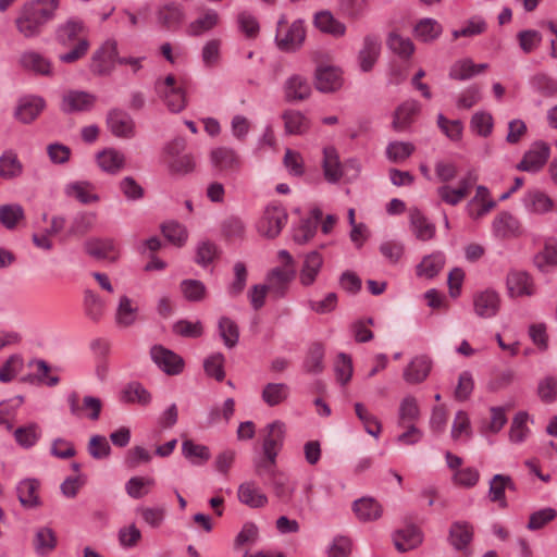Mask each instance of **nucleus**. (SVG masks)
I'll return each instance as SVG.
<instances>
[{"label":"nucleus","mask_w":557,"mask_h":557,"mask_svg":"<svg viewBox=\"0 0 557 557\" xmlns=\"http://www.w3.org/2000/svg\"><path fill=\"white\" fill-rule=\"evenodd\" d=\"M97 164L109 174H117L124 169L126 163L125 154L114 148H107L97 153Z\"/></svg>","instance_id":"22"},{"label":"nucleus","mask_w":557,"mask_h":557,"mask_svg":"<svg viewBox=\"0 0 557 557\" xmlns=\"http://www.w3.org/2000/svg\"><path fill=\"white\" fill-rule=\"evenodd\" d=\"M24 216V209L18 203L0 206V223L8 230L15 228Z\"/></svg>","instance_id":"55"},{"label":"nucleus","mask_w":557,"mask_h":557,"mask_svg":"<svg viewBox=\"0 0 557 557\" xmlns=\"http://www.w3.org/2000/svg\"><path fill=\"white\" fill-rule=\"evenodd\" d=\"M219 333L226 347L233 348L238 343L239 330L235 321L227 317L219 320Z\"/></svg>","instance_id":"57"},{"label":"nucleus","mask_w":557,"mask_h":557,"mask_svg":"<svg viewBox=\"0 0 557 557\" xmlns=\"http://www.w3.org/2000/svg\"><path fill=\"white\" fill-rule=\"evenodd\" d=\"M287 219V212L281 205H269L256 224L257 232L262 237L273 239L281 234Z\"/></svg>","instance_id":"2"},{"label":"nucleus","mask_w":557,"mask_h":557,"mask_svg":"<svg viewBox=\"0 0 557 557\" xmlns=\"http://www.w3.org/2000/svg\"><path fill=\"white\" fill-rule=\"evenodd\" d=\"M354 512L363 522L377 520L383 512L382 506L371 497H362L354 503Z\"/></svg>","instance_id":"39"},{"label":"nucleus","mask_w":557,"mask_h":557,"mask_svg":"<svg viewBox=\"0 0 557 557\" xmlns=\"http://www.w3.org/2000/svg\"><path fill=\"white\" fill-rule=\"evenodd\" d=\"M282 119L284 120L285 132L288 135H302L310 127L308 117L298 110L284 111Z\"/></svg>","instance_id":"41"},{"label":"nucleus","mask_w":557,"mask_h":557,"mask_svg":"<svg viewBox=\"0 0 557 557\" xmlns=\"http://www.w3.org/2000/svg\"><path fill=\"white\" fill-rule=\"evenodd\" d=\"M388 48L400 58L408 59L414 51L412 41L397 33H391L387 39Z\"/></svg>","instance_id":"59"},{"label":"nucleus","mask_w":557,"mask_h":557,"mask_svg":"<svg viewBox=\"0 0 557 557\" xmlns=\"http://www.w3.org/2000/svg\"><path fill=\"white\" fill-rule=\"evenodd\" d=\"M86 253L98 260L114 262L120 257L119 247L113 238H90L85 242Z\"/></svg>","instance_id":"13"},{"label":"nucleus","mask_w":557,"mask_h":557,"mask_svg":"<svg viewBox=\"0 0 557 557\" xmlns=\"http://www.w3.org/2000/svg\"><path fill=\"white\" fill-rule=\"evenodd\" d=\"M265 431L267 435L262 443V450L264 456H269L270 461H273V457H277L284 442L285 424L276 420L269 423Z\"/></svg>","instance_id":"16"},{"label":"nucleus","mask_w":557,"mask_h":557,"mask_svg":"<svg viewBox=\"0 0 557 557\" xmlns=\"http://www.w3.org/2000/svg\"><path fill=\"white\" fill-rule=\"evenodd\" d=\"M157 21L166 29H177L185 20L183 7L176 2H169L157 10Z\"/></svg>","instance_id":"20"},{"label":"nucleus","mask_w":557,"mask_h":557,"mask_svg":"<svg viewBox=\"0 0 557 557\" xmlns=\"http://www.w3.org/2000/svg\"><path fill=\"white\" fill-rule=\"evenodd\" d=\"M475 313L484 319L492 318L497 314L500 307L499 295L492 289L478 293L473 298Z\"/></svg>","instance_id":"19"},{"label":"nucleus","mask_w":557,"mask_h":557,"mask_svg":"<svg viewBox=\"0 0 557 557\" xmlns=\"http://www.w3.org/2000/svg\"><path fill=\"white\" fill-rule=\"evenodd\" d=\"M523 202L528 211L536 214L547 213L554 207L553 199L539 189L529 190Z\"/></svg>","instance_id":"38"},{"label":"nucleus","mask_w":557,"mask_h":557,"mask_svg":"<svg viewBox=\"0 0 557 557\" xmlns=\"http://www.w3.org/2000/svg\"><path fill=\"white\" fill-rule=\"evenodd\" d=\"M475 180L476 178L472 176V173H469L458 182L457 187H453L449 184H443L436 189V194L441 201L449 206H457L469 195Z\"/></svg>","instance_id":"9"},{"label":"nucleus","mask_w":557,"mask_h":557,"mask_svg":"<svg viewBox=\"0 0 557 557\" xmlns=\"http://www.w3.org/2000/svg\"><path fill=\"white\" fill-rule=\"evenodd\" d=\"M323 174L329 183L335 184L344 175V165L339 161V156L334 147H325L323 149Z\"/></svg>","instance_id":"23"},{"label":"nucleus","mask_w":557,"mask_h":557,"mask_svg":"<svg viewBox=\"0 0 557 557\" xmlns=\"http://www.w3.org/2000/svg\"><path fill=\"white\" fill-rule=\"evenodd\" d=\"M325 349L322 344L313 343L306 355L302 368L309 374H319L324 370Z\"/></svg>","instance_id":"44"},{"label":"nucleus","mask_w":557,"mask_h":557,"mask_svg":"<svg viewBox=\"0 0 557 557\" xmlns=\"http://www.w3.org/2000/svg\"><path fill=\"white\" fill-rule=\"evenodd\" d=\"M534 264L541 272H548L557 265V242L549 240L545 243L542 251L534 257Z\"/></svg>","instance_id":"47"},{"label":"nucleus","mask_w":557,"mask_h":557,"mask_svg":"<svg viewBox=\"0 0 557 557\" xmlns=\"http://www.w3.org/2000/svg\"><path fill=\"white\" fill-rule=\"evenodd\" d=\"M210 162L214 170L230 174L237 172L242 166L240 157L230 147H216L210 152Z\"/></svg>","instance_id":"8"},{"label":"nucleus","mask_w":557,"mask_h":557,"mask_svg":"<svg viewBox=\"0 0 557 557\" xmlns=\"http://www.w3.org/2000/svg\"><path fill=\"white\" fill-rule=\"evenodd\" d=\"M441 24L434 18H422L414 27V35L418 39L429 42L435 40L442 34Z\"/></svg>","instance_id":"54"},{"label":"nucleus","mask_w":557,"mask_h":557,"mask_svg":"<svg viewBox=\"0 0 557 557\" xmlns=\"http://www.w3.org/2000/svg\"><path fill=\"white\" fill-rule=\"evenodd\" d=\"M57 544V534L51 528L41 527L36 530L33 546L38 556H48L52 550H54Z\"/></svg>","instance_id":"34"},{"label":"nucleus","mask_w":557,"mask_h":557,"mask_svg":"<svg viewBox=\"0 0 557 557\" xmlns=\"http://www.w3.org/2000/svg\"><path fill=\"white\" fill-rule=\"evenodd\" d=\"M314 78L315 88L321 92H332L342 86L341 74L333 66H319Z\"/></svg>","instance_id":"25"},{"label":"nucleus","mask_w":557,"mask_h":557,"mask_svg":"<svg viewBox=\"0 0 557 557\" xmlns=\"http://www.w3.org/2000/svg\"><path fill=\"white\" fill-rule=\"evenodd\" d=\"M445 264V257L442 252H434L426 256L417 267L418 276L432 278L436 276Z\"/></svg>","instance_id":"46"},{"label":"nucleus","mask_w":557,"mask_h":557,"mask_svg":"<svg viewBox=\"0 0 557 557\" xmlns=\"http://www.w3.org/2000/svg\"><path fill=\"white\" fill-rule=\"evenodd\" d=\"M219 21V13L212 9H208L201 16L189 24L188 33L191 36H199L202 33L214 28Z\"/></svg>","instance_id":"49"},{"label":"nucleus","mask_w":557,"mask_h":557,"mask_svg":"<svg viewBox=\"0 0 557 557\" xmlns=\"http://www.w3.org/2000/svg\"><path fill=\"white\" fill-rule=\"evenodd\" d=\"M381 50V42L377 36L367 35L363 39V47L359 51V65L363 72H369L376 62Z\"/></svg>","instance_id":"28"},{"label":"nucleus","mask_w":557,"mask_h":557,"mask_svg":"<svg viewBox=\"0 0 557 557\" xmlns=\"http://www.w3.org/2000/svg\"><path fill=\"white\" fill-rule=\"evenodd\" d=\"M473 539V527L466 521H456L449 529V542L457 550L467 549Z\"/></svg>","instance_id":"35"},{"label":"nucleus","mask_w":557,"mask_h":557,"mask_svg":"<svg viewBox=\"0 0 557 557\" xmlns=\"http://www.w3.org/2000/svg\"><path fill=\"white\" fill-rule=\"evenodd\" d=\"M46 102L41 97L28 96L20 100L15 110V117L22 123L33 122L45 109Z\"/></svg>","instance_id":"21"},{"label":"nucleus","mask_w":557,"mask_h":557,"mask_svg":"<svg viewBox=\"0 0 557 557\" xmlns=\"http://www.w3.org/2000/svg\"><path fill=\"white\" fill-rule=\"evenodd\" d=\"M154 483V479L150 476H132L125 484V491L129 497L140 499L150 492Z\"/></svg>","instance_id":"51"},{"label":"nucleus","mask_w":557,"mask_h":557,"mask_svg":"<svg viewBox=\"0 0 557 557\" xmlns=\"http://www.w3.org/2000/svg\"><path fill=\"white\" fill-rule=\"evenodd\" d=\"M138 306L128 296L123 295L119 299L117 308L115 311V323L120 327H129L138 319Z\"/></svg>","instance_id":"29"},{"label":"nucleus","mask_w":557,"mask_h":557,"mask_svg":"<svg viewBox=\"0 0 557 557\" xmlns=\"http://www.w3.org/2000/svg\"><path fill=\"white\" fill-rule=\"evenodd\" d=\"M67 404L70 411L77 418L86 417L91 421H97L100 418L102 401L95 396H85L79 404V396L76 392L67 395Z\"/></svg>","instance_id":"5"},{"label":"nucleus","mask_w":557,"mask_h":557,"mask_svg":"<svg viewBox=\"0 0 557 557\" xmlns=\"http://www.w3.org/2000/svg\"><path fill=\"white\" fill-rule=\"evenodd\" d=\"M117 44L107 40L91 58L90 70L98 75L109 74L117 62Z\"/></svg>","instance_id":"7"},{"label":"nucleus","mask_w":557,"mask_h":557,"mask_svg":"<svg viewBox=\"0 0 557 557\" xmlns=\"http://www.w3.org/2000/svg\"><path fill=\"white\" fill-rule=\"evenodd\" d=\"M283 91L287 102H300L310 97L311 86L307 78L294 74L285 81Z\"/></svg>","instance_id":"17"},{"label":"nucleus","mask_w":557,"mask_h":557,"mask_svg":"<svg viewBox=\"0 0 557 557\" xmlns=\"http://www.w3.org/2000/svg\"><path fill=\"white\" fill-rule=\"evenodd\" d=\"M61 0H28L16 12L14 26L24 39L41 36L46 26L54 20Z\"/></svg>","instance_id":"1"},{"label":"nucleus","mask_w":557,"mask_h":557,"mask_svg":"<svg viewBox=\"0 0 557 557\" xmlns=\"http://www.w3.org/2000/svg\"><path fill=\"white\" fill-rule=\"evenodd\" d=\"M107 126L115 137L132 138L135 136L134 120L124 110L111 109L107 114Z\"/></svg>","instance_id":"11"},{"label":"nucleus","mask_w":557,"mask_h":557,"mask_svg":"<svg viewBox=\"0 0 557 557\" xmlns=\"http://www.w3.org/2000/svg\"><path fill=\"white\" fill-rule=\"evenodd\" d=\"M506 286L510 297L533 296L536 292L533 278L525 271L511 270L507 274Z\"/></svg>","instance_id":"14"},{"label":"nucleus","mask_w":557,"mask_h":557,"mask_svg":"<svg viewBox=\"0 0 557 557\" xmlns=\"http://www.w3.org/2000/svg\"><path fill=\"white\" fill-rule=\"evenodd\" d=\"M355 412L358 419L363 424L364 431L375 437L379 438L381 432H382V424L377 420V418L372 414L367 407L361 403L355 404Z\"/></svg>","instance_id":"50"},{"label":"nucleus","mask_w":557,"mask_h":557,"mask_svg":"<svg viewBox=\"0 0 557 557\" xmlns=\"http://www.w3.org/2000/svg\"><path fill=\"white\" fill-rule=\"evenodd\" d=\"M516 490V485L511 478L504 474H495L490 481L488 497L493 503H498L502 508L507 507V500L505 496L506 490Z\"/></svg>","instance_id":"33"},{"label":"nucleus","mask_w":557,"mask_h":557,"mask_svg":"<svg viewBox=\"0 0 557 557\" xmlns=\"http://www.w3.org/2000/svg\"><path fill=\"white\" fill-rule=\"evenodd\" d=\"M492 228L494 235L502 239L518 237L521 234L520 221L507 211L495 216Z\"/></svg>","instance_id":"18"},{"label":"nucleus","mask_w":557,"mask_h":557,"mask_svg":"<svg viewBox=\"0 0 557 557\" xmlns=\"http://www.w3.org/2000/svg\"><path fill=\"white\" fill-rule=\"evenodd\" d=\"M548 158L549 147L543 141H537L523 154L516 168L519 171L536 173L545 165Z\"/></svg>","instance_id":"10"},{"label":"nucleus","mask_w":557,"mask_h":557,"mask_svg":"<svg viewBox=\"0 0 557 557\" xmlns=\"http://www.w3.org/2000/svg\"><path fill=\"white\" fill-rule=\"evenodd\" d=\"M532 87L544 97L557 96V81L540 73L531 78Z\"/></svg>","instance_id":"63"},{"label":"nucleus","mask_w":557,"mask_h":557,"mask_svg":"<svg viewBox=\"0 0 557 557\" xmlns=\"http://www.w3.org/2000/svg\"><path fill=\"white\" fill-rule=\"evenodd\" d=\"M150 355L153 362L166 374L176 375L183 371L184 360L174 351L161 345H154Z\"/></svg>","instance_id":"12"},{"label":"nucleus","mask_w":557,"mask_h":557,"mask_svg":"<svg viewBox=\"0 0 557 557\" xmlns=\"http://www.w3.org/2000/svg\"><path fill=\"white\" fill-rule=\"evenodd\" d=\"M238 500L250 508H262L268 504L267 495L255 482H245L238 486Z\"/></svg>","instance_id":"27"},{"label":"nucleus","mask_w":557,"mask_h":557,"mask_svg":"<svg viewBox=\"0 0 557 557\" xmlns=\"http://www.w3.org/2000/svg\"><path fill=\"white\" fill-rule=\"evenodd\" d=\"M289 387L284 383H268L262 391L263 401L271 406H277L287 399Z\"/></svg>","instance_id":"52"},{"label":"nucleus","mask_w":557,"mask_h":557,"mask_svg":"<svg viewBox=\"0 0 557 557\" xmlns=\"http://www.w3.org/2000/svg\"><path fill=\"white\" fill-rule=\"evenodd\" d=\"M314 26L322 33L333 37H343L346 34L344 23L334 17L332 12L324 10L317 12L313 17Z\"/></svg>","instance_id":"26"},{"label":"nucleus","mask_w":557,"mask_h":557,"mask_svg":"<svg viewBox=\"0 0 557 557\" xmlns=\"http://www.w3.org/2000/svg\"><path fill=\"white\" fill-rule=\"evenodd\" d=\"M154 88L171 112L178 113L186 108L185 90L176 83L174 75L170 74L163 79H158Z\"/></svg>","instance_id":"3"},{"label":"nucleus","mask_w":557,"mask_h":557,"mask_svg":"<svg viewBox=\"0 0 557 557\" xmlns=\"http://www.w3.org/2000/svg\"><path fill=\"white\" fill-rule=\"evenodd\" d=\"M322 265L323 258L317 250L307 253L300 271L301 284L305 286L311 285L315 281Z\"/></svg>","instance_id":"40"},{"label":"nucleus","mask_w":557,"mask_h":557,"mask_svg":"<svg viewBox=\"0 0 557 557\" xmlns=\"http://www.w3.org/2000/svg\"><path fill=\"white\" fill-rule=\"evenodd\" d=\"M40 429L37 424L32 423L27 426L17 428L14 432L15 441L25 448L34 446L40 437Z\"/></svg>","instance_id":"61"},{"label":"nucleus","mask_w":557,"mask_h":557,"mask_svg":"<svg viewBox=\"0 0 557 557\" xmlns=\"http://www.w3.org/2000/svg\"><path fill=\"white\" fill-rule=\"evenodd\" d=\"M39 486L40 483L36 479H25L18 483L16 492L23 507L32 509L40 505Z\"/></svg>","instance_id":"32"},{"label":"nucleus","mask_w":557,"mask_h":557,"mask_svg":"<svg viewBox=\"0 0 557 557\" xmlns=\"http://www.w3.org/2000/svg\"><path fill=\"white\" fill-rule=\"evenodd\" d=\"M83 307L86 317L99 322L106 312V301L91 289L84 290Z\"/></svg>","instance_id":"42"},{"label":"nucleus","mask_w":557,"mask_h":557,"mask_svg":"<svg viewBox=\"0 0 557 557\" xmlns=\"http://www.w3.org/2000/svg\"><path fill=\"white\" fill-rule=\"evenodd\" d=\"M182 454L193 465L197 466L206 463L211 458L208 446L196 444L191 440H185L182 443Z\"/></svg>","instance_id":"45"},{"label":"nucleus","mask_w":557,"mask_h":557,"mask_svg":"<svg viewBox=\"0 0 557 557\" xmlns=\"http://www.w3.org/2000/svg\"><path fill=\"white\" fill-rule=\"evenodd\" d=\"M409 222L412 233L420 240H430L435 235V225L418 209H409Z\"/></svg>","instance_id":"24"},{"label":"nucleus","mask_w":557,"mask_h":557,"mask_svg":"<svg viewBox=\"0 0 557 557\" xmlns=\"http://www.w3.org/2000/svg\"><path fill=\"white\" fill-rule=\"evenodd\" d=\"M420 112V103L416 100H407L395 111L393 128L397 132L406 131Z\"/></svg>","instance_id":"31"},{"label":"nucleus","mask_w":557,"mask_h":557,"mask_svg":"<svg viewBox=\"0 0 557 557\" xmlns=\"http://www.w3.org/2000/svg\"><path fill=\"white\" fill-rule=\"evenodd\" d=\"M168 166L171 173L177 175H186L196 169V160L191 153H184L181 157L166 159Z\"/></svg>","instance_id":"60"},{"label":"nucleus","mask_w":557,"mask_h":557,"mask_svg":"<svg viewBox=\"0 0 557 557\" xmlns=\"http://www.w3.org/2000/svg\"><path fill=\"white\" fill-rule=\"evenodd\" d=\"M306 32L301 21H295L289 26L285 16L277 22L275 40L281 50L295 51L305 40Z\"/></svg>","instance_id":"4"},{"label":"nucleus","mask_w":557,"mask_h":557,"mask_svg":"<svg viewBox=\"0 0 557 557\" xmlns=\"http://www.w3.org/2000/svg\"><path fill=\"white\" fill-rule=\"evenodd\" d=\"M65 194L75 198L83 205H89L99 201V196L95 193V186L87 181L72 182L66 185Z\"/></svg>","instance_id":"36"},{"label":"nucleus","mask_w":557,"mask_h":557,"mask_svg":"<svg viewBox=\"0 0 557 557\" xmlns=\"http://www.w3.org/2000/svg\"><path fill=\"white\" fill-rule=\"evenodd\" d=\"M296 274L295 268H281L272 269L267 275V286L269 292L276 298H282L287 293L289 284Z\"/></svg>","instance_id":"15"},{"label":"nucleus","mask_w":557,"mask_h":557,"mask_svg":"<svg viewBox=\"0 0 557 557\" xmlns=\"http://www.w3.org/2000/svg\"><path fill=\"white\" fill-rule=\"evenodd\" d=\"M125 403H138L143 406L151 401V394L138 382H132L122 392V398Z\"/></svg>","instance_id":"56"},{"label":"nucleus","mask_w":557,"mask_h":557,"mask_svg":"<svg viewBox=\"0 0 557 557\" xmlns=\"http://www.w3.org/2000/svg\"><path fill=\"white\" fill-rule=\"evenodd\" d=\"M161 231L164 237L177 247H182L188 236L185 226L175 221L163 223Z\"/></svg>","instance_id":"58"},{"label":"nucleus","mask_w":557,"mask_h":557,"mask_svg":"<svg viewBox=\"0 0 557 557\" xmlns=\"http://www.w3.org/2000/svg\"><path fill=\"white\" fill-rule=\"evenodd\" d=\"M431 371V360L425 356H418L411 360L404 371V379L411 384L424 381Z\"/></svg>","instance_id":"37"},{"label":"nucleus","mask_w":557,"mask_h":557,"mask_svg":"<svg viewBox=\"0 0 557 557\" xmlns=\"http://www.w3.org/2000/svg\"><path fill=\"white\" fill-rule=\"evenodd\" d=\"M20 64L22 67L41 75H49L51 73L49 60L36 51L23 52L20 57Z\"/></svg>","instance_id":"43"},{"label":"nucleus","mask_w":557,"mask_h":557,"mask_svg":"<svg viewBox=\"0 0 557 557\" xmlns=\"http://www.w3.org/2000/svg\"><path fill=\"white\" fill-rule=\"evenodd\" d=\"M352 549V542L348 536L337 535L330 544L327 557H349Z\"/></svg>","instance_id":"64"},{"label":"nucleus","mask_w":557,"mask_h":557,"mask_svg":"<svg viewBox=\"0 0 557 557\" xmlns=\"http://www.w3.org/2000/svg\"><path fill=\"white\" fill-rule=\"evenodd\" d=\"M395 547L398 552L405 553L416 548L422 543V533L419 528L414 525H407L398 530L393 536Z\"/></svg>","instance_id":"30"},{"label":"nucleus","mask_w":557,"mask_h":557,"mask_svg":"<svg viewBox=\"0 0 557 557\" xmlns=\"http://www.w3.org/2000/svg\"><path fill=\"white\" fill-rule=\"evenodd\" d=\"M96 96L84 90H67L63 94L60 109L65 114L90 111L96 103Z\"/></svg>","instance_id":"6"},{"label":"nucleus","mask_w":557,"mask_h":557,"mask_svg":"<svg viewBox=\"0 0 557 557\" xmlns=\"http://www.w3.org/2000/svg\"><path fill=\"white\" fill-rule=\"evenodd\" d=\"M181 292L188 301H201L206 297V286L198 280H184L181 282Z\"/></svg>","instance_id":"62"},{"label":"nucleus","mask_w":557,"mask_h":557,"mask_svg":"<svg viewBox=\"0 0 557 557\" xmlns=\"http://www.w3.org/2000/svg\"><path fill=\"white\" fill-rule=\"evenodd\" d=\"M83 28L84 25L81 21L70 18L65 23L58 26L55 30V39L62 46H67L76 40Z\"/></svg>","instance_id":"48"},{"label":"nucleus","mask_w":557,"mask_h":557,"mask_svg":"<svg viewBox=\"0 0 557 557\" xmlns=\"http://www.w3.org/2000/svg\"><path fill=\"white\" fill-rule=\"evenodd\" d=\"M23 172V165L17 156L13 151H5L0 157V175L3 178L10 180L17 177Z\"/></svg>","instance_id":"53"}]
</instances>
